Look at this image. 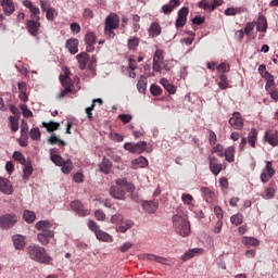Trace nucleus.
<instances>
[{
    "label": "nucleus",
    "instance_id": "09e8293b",
    "mask_svg": "<svg viewBox=\"0 0 278 278\" xmlns=\"http://www.w3.org/2000/svg\"><path fill=\"white\" fill-rule=\"evenodd\" d=\"M135 150H136V153H143V151H147V142L139 141L135 143Z\"/></svg>",
    "mask_w": 278,
    "mask_h": 278
},
{
    "label": "nucleus",
    "instance_id": "c03bdc74",
    "mask_svg": "<svg viewBox=\"0 0 278 278\" xmlns=\"http://www.w3.org/2000/svg\"><path fill=\"white\" fill-rule=\"evenodd\" d=\"M243 222L244 216H242V214H236L230 217V223H232V225H242Z\"/></svg>",
    "mask_w": 278,
    "mask_h": 278
},
{
    "label": "nucleus",
    "instance_id": "7c9ffc66",
    "mask_svg": "<svg viewBox=\"0 0 278 278\" xmlns=\"http://www.w3.org/2000/svg\"><path fill=\"white\" fill-rule=\"evenodd\" d=\"M96 238L102 242H112V236L103 230H96Z\"/></svg>",
    "mask_w": 278,
    "mask_h": 278
},
{
    "label": "nucleus",
    "instance_id": "69168bd1",
    "mask_svg": "<svg viewBox=\"0 0 278 278\" xmlns=\"http://www.w3.org/2000/svg\"><path fill=\"white\" fill-rule=\"evenodd\" d=\"M161 10H162L163 14H170L173 12V10H175V9H174V7H172L169 4H164Z\"/></svg>",
    "mask_w": 278,
    "mask_h": 278
},
{
    "label": "nucleus",
    "instance_id": "58836bf2",
    "mask_svg": "<svg viewBox=\"0 0 278 278\" xmlns=\"http://www.w3.org/2000/svg\"><path fill=\"white\" fill-rule=\"evenodd\" d=\"M61 170L65 175H68L73 170V162L71 160H66L62 165H61Z\"/></svg>",
    "mask_w": 278,
    "mask_h": 278
},
{
    "label": "nucleus",
    "instance_id": "ddd939ff",
    "mask_svg": "<svg viewBox=\"0 0 278 278\" xmlns=\"http://www.w3.org/2000/svg\"><path fill=\"white\" fill-rule=\"evenodd\" d=\"M210 170L213 175H219L220 170H223V164L218 163V159L216 156H210Z\"/></svg>",
    "mask_w": 278,
    "mask_h": 278
},
{
    "label": "nucleus",
    "instance_id": "774afa93",
    "mask_svg": "<svg viewBox=\"0 0 278 278\" xmlns=\"http://www.w3.org/2000/svg\"><path fill=\"white\" fill-rule=\"evenodd\" d=\"M265 90H267V92H270V90H275V80H267L265 85Z\"/></svg>",
    "mask_w": 278,
    "mask_h": 278
},
{
    "label": "nucleus",
    "instance_id": "603ef678",
    "mask_svg": "<svg viewBox=\"0 0 278 278\" xmlns=\"http://www.w3.org/2000/svg\"><path fill=\"white\" fill-rule=\"evenodd\" d=\"M40 128L35 127L30 129V138L31 140H40Z\"/></svg>",
    "mask_w": 278,
    "mask_h": 278
},
{
    "label": "nucleus",
    "instance_id": "7ed1b4c3",
    "mask_svg": "<svg viewBox=\"0 0 278 278\" xmlns=\"http://www.w3.org/2000/svg\"><path fill=\"white\" fill-rule=\"evenodd\" d=\"M26 28L30 36H38V31L40 29V16H33V18L28 20L26 23Z\"/></svg>",
    "mask_w": 278,
    "mask_h": 278
},
{
    "label": "nucleus",
    "instance_id": "13d9d810",
    "mask_svg": "<svg viewBox=\"0 0 278 278\" xmlns=\"http://www.w3.org/2000/svg\"><path fill=\"white\" fill-rule=\"evenodd\" d=\"M46 18L48 21H55V9L51 8L48 11H46Z\"/></svg>",
    "mask_w": 278,
    "mask_h": 278
},
{
    "label": "nucleus",
    "instance_id": "5fc2aeb1",
    "mask_svg": "<svg viewBox=\"0 0 278 278\" xmlns=\"http://www.w3.org/2000/svg\"><path fill=\"white\" fill-rule=\"evenodd\" d=\"M164 62V56L162 51L157 50L153 56V64H162Z\"/></svg>",
    "mask_w": 278,
    "mask_h": 278
},
{
    "label": "nucleus",
    "instance_id": "393cba45",
    "mask_svg": "<svg viewBox=\"0 0 278 278\" xmlns=\"http://www.w3.org/2000/svg\"><path fill=\"white\" fill-rule=\"evenodd\" d=\"M23 180L27 181L29 177H31V174L34 173V166L31 165V161H27L25 164H23Z\"/></svg>",
    "mask_w": 278,
    "mask_h": 278
},
{
    "label": "nucleus",
    "instance_id": "dca6fc26",
    "mask_svg": "<svg viewBox=\"0 0 278 278\" xmlns=\"http://www.w3.org/2000/svg\"><path fill=\"white\" fill-rule=\"evenodd\" d=\"M141 260H149L151 262H157L159 264H163L164 266H167L168 260L166 257H162V256H157V255H153V254H142L140 256Z\"/></svg>",
    "mask_w": 278,
    "mask_h": 278
},
{
    "label": "nucleus",
    "instance_id": "2eb2a0df",
    "mask_svg": "<svg viewBox=\"0 0 278 278\" xmlns=\"http://www.w3.org/2000/svg\"><path fill=\"white\" fill-rule=\"evenodd\" d=\"M66 49H68L70 53H72V55H75V53H78L79 52V39H75V38H72V39H68L66 41V45H65Z\"/></svg>",
    "mask_w": 278,
    "mask_h": 278
},
{
    "label": "nucleus",
    "instance_id": "9d476101",
    "mask_svg": "<svg viewBox=\"0 0 278 278\" xmlns=\"http://www.w3.org/2000/svg\"><path fill=\"white\" fill-rule=\"evenodd\" d=\"M53 236H55L53 230H43L37 235V240H39L40 244L47 245Z\"/></svg>",
    "mask_w": 278,
    "mask_h": 278
},
{
    "label": "nucleus",
    "instance_id": "4468645a",
    "mask_svg": "<svg viewBox=\"0 0 278 278\" xmlns=\"http://www.w3.org/2000/svg\"><path fill=\"white\" fill-rule=\"evenodd\" d=\"M71 207H72L73 212L78 214V216H88V214H89L88 210H85L84 204H81V202H79V201H73L71 203Z\"/></svg>",
    "mask_w": 278,
    "mask_h": 278
},
{
    "label": "nucleus",
    "instance_id": "cd10ccee",
    "mask_svg": "<svg viewBox=\"0 0 278 278\" xmlns=\"http://www.w3.org/2000/svg\"><path fill=\"white\" fill-rule=\"evenodd\" d=\"M161 85L163 88H165V90H167L169 94H175V92H177V87L172 85L166 78H161Z\"/></svg>",
    "mask_w": 278,
    "mask_h": 278
},
{
    "label": "nucleus",
    "instance_id": "6e6d98bb",
    "mask_svg": "<svg viewBox=\"0 0 278 278\" xmlns=\"http://www.w3.org/2000/svg\"><path fill=\"white\" fill-rule=\"evenodd\" d=\"M150 92L153 97H160V94H162V88L157 85H152L150 87Z\"/></svg>",
    "mask_w": 278,
    "mask_h": 278
},
{
    "label": "nucleus",
    "instance_id": "1a4fd4ad",
    "mask_svg": "<svg viewBox=\"0 0 278 278\" xmlns=\"http://www.w3.org/2000/svg\"><path fill=\"white\" fill-rule=\"evenodd\" d=\"M97 42V37L94 36L93 31H87L85 35V45H87V51L88 53H92L94 51V45Z\"/></svg>",
    "mask_w": 278,
    "mask_h": 278
},
{
    "label": "nucleus",
    "instance_id": "79ce46f5",
    "mask_svg": "<svg viewBox=\"0 0 278 278\" xmlns=\"http://www.w3.org/2000/svg\"><path fill=\"white\" fill-rule=\"evenodd\" d=\"M49 144H56V142H59V144H61V147H66V141L58 138V136H55V134H53L49 139H48Z\"/></svg>",
    "mask_w": 278,
    "mask_h": 278
},
{
    "label": "nucleus",
    "instance_id": "a211bd4d",
    "mask_svg": "<svg viewBox=\"0 0 278 278\" xmlns=\"http://www.w3.org/2000/svg\"><path fill=\"white\" fill-rule=\"evenodd\" d=\"M112 161H110L108 157L103 156L102 162L99 164V169L101 173H104L105 175H110L112 172Z\"/></svg>",
    "mask_w": 278,
    "mask_h": 278
},
{
    "label": "nucleus",
    "instance_id": "c9c22d12",
    "mask_svg": "<svg viewBox=\"0 0 278 278\" xmlns=\"http://www.w3.org/2000/svg\"><path fill=\"white\" fill-rule=\"evenodd\" d=\"M137 88L141 94H144V92H147V78L144 76H141L138 80Z\"/></svg>",
    "mask_w": 278,
    "mask_h": 278
},
{
    "label": "nucleus",
    "instance_id": "20e7f679",
    "mask_svg": "<svg viewBox=\"0 0 278 278\" xmlns=\"http://www.w3.org/2000/svg\"><path fill=\"white\" fill-rule=\"evenodd\" d=\"M16 223H18L16 215L7 214L0 217V227L2 229H12Z\"/></svg>",
    "mask_w": 278,
    "mask_h": 278
},
{
    "label": "nucleus",
    "instance_id": "473e14b6",
    "mask_svg": "<svg viewBox=\"0 0 278 278\" xmlns=\"http://www.w3.org/2000/svg\"><path fill=\"white\" fill-rule=\"evenodd\" d=\"M35 227L36 229H38V231H49L52 225L50 224L49 220H39Z\"/></svg>",
    "mask_w": 278,
    "mask_h": 278
},
{
    "label": "nucleus",
    "instance_id": "2f4dec72",
    "mask_svg": "<svg viewBox=\"0 0 278 278\" xmlns=\"http://www.w3.org/2000/svg\"><path fill=\"white\" fill-rule=\"evenodd\" d=\"M53 151H55V149H50L51 161L53 162V164H55V166H61L66 161H64V159H62V155L53 154Z\"/></svg>",
    "mask_w": 278,
    "mask_h": 278
},
{
    "label": "nucleus",
    "instance_id": "e2e57ef3",
    "mask_svg": "<svg viewBox=\"0 0 278 278\" xmlns=\"http://www.w3.org/2000/svg\"><path fill=\"white\" fill-rule=\"evenodd\" d=\"M40 8L42 12H48V10H51V3L49 1H40Z\"/></svg>",
    "mask_w": 278,
    "mask_h": 278
},
{
    "label": "nucleus",
    "instance_id": "338daca9",
    "mask_svg": "<svg viewBox=\"0 0 278 278\" xmlns=\"http://www.w3.org/2000/svg\"><path fill=\"white\" fill-rule=\"evenodd\" d=\"M94 216H96L97 220H105V213H103V211H101V210H97L94 212Z\"/></svg>",
    "mask_w": 278,
    "mask_h": 278
},
{
    "label": "nucleus",
    "instance_id": "052dcab7",
    "mask_svg": "<svg viewBox=\"0 0 278 278\" xmlns=\"http://www.w3.org/2000/svg\"><path fill=\"white\" fill-rule=\"evenodd\" d=\"M181 201L186 204V205H190V202L193 201V198L191 194L189 193H182L181 195Z\"/></svg>",
    "mask_w": 278,
    "mask_h": 278
},
{
    "label": "nucleus",
    "instance_id": "e433bc0d",
    "mask_svg": "<svg viewBox=\"0 0 278 278\" xmlns=\"http://www.w3.org/2000/svg\"><path fill=\"white\" fill-rule=\"evenodd\" d=\"M131 227H134V222L127 219L124 226H118L116 228V231L118 233H127V230L131 229Z\"/></svg>",
    "mask_w": 278,
    "mask_h": 278
},
{
    "label": "nucleus",
    "instance_id": "f3484780",
    "mask_svg": "<svg viewBox=\"0 0 278 278\" xmlns=\"http://www.w3.org/2000/svg\"><path fill=\"white\" fill-rule=\"evenodd\" d=\"M147 166H149V161L144 156H139L131 161V168L135 170L138 168H147Z\"/></svg>",
    "mask_w": 278,
    "mask_h": 278
},
{
    "label": "nucleus",
    "instance_id": "49530a36",
    "mask_svg": "<svg viewBox=\"0 0 278 278\" xmlns=\"http://www.w3.org/2000/svg\"><path fill=\"white\" fill-rule=\"evenodd\" d=\"M138 45H140V39H138V37H132L130 39H128V49L130 51H134Z\"/></svg>",
    "mask_w": 278,
    "mask_h": 278
},
{
    "label": "nucleus",
    "instance_id": "412c9836",
    "mask_svg": "<svg viewBox=\"0 0 278 278\" xmlns=\"http://www.w3.org/2000/svg\"><path fill=\"white\" fill-rule=\"evenodd\" d=\"M0 192H3V194H12L14 192L12 184L5 178H0Z\"/></svg>",
    "mask_w": 278,
    "mask_h": 278
},
{
    "label": "nucleus",
    "instance_id": "680f3d73",
    "mask_svg": "<svg viewBox=\"0 0 278 278\" xmlns=\"http://www.w3.org/2000/svg\"><path fill=\"white\" fill-rule=\"evenodd\" d=\"M124 149L126 151H129L130 153H136V143H131V142H126L124 144Z\"/></svg>",
    "mask_w": 278,
    "mask_h": 278
},
{
    "label": "nucleus",
    "instance_id": "0eeeda50",
    "mask_svg": "<svg viewBox=\"0 0 278 278\" xmlns=\"http://www.w3.org/2000/svg\"><path fill=\"white\" fill-rule=\"evenodd\" d=\"M190 10L186 7H182L179 11H178V17L176 20V27H184V25H186V21H188V14H189Z\"/></svg>",
    "mask_w": 278,
    "mask_h": 278
},
{
    "label": "nucleus",
    "instance_id": "3c124183",
    "mask_svg": "<svg viewBox=\"0 0 278 278\" xmlns=\"http://www.w3.org/2000/svg\"><path fill=\"white\" fill-rule=\"evenodd\" d=\"M263 199L269 200L275 199V189L271 187H268L265 189V194H262Z\"/></svg>",
    "mask_w": 278,
    "mask_h": 278
},
{
    "label": "nucleus",
    "instance_id": "9b49d317",
    "mask_svg": "<svg viewBox=\"0 0 278 278\" xmlns=\"http://www.w3.org/2000/svg\"><path fill=\"white\" fill-rule=\"evenodd\" d=\"M142 207L148 212V214H155V212H157V207H160V202L157 200L143 201Z\"/></svg>",
    "mask_w": 278,
    "mask_h": 278
},
{
    "label": "nucleus",
    "instance_id": "c756f323",
    "mask_svg": "<svg viewBox=\"0 0 278 278\" xmlns=\"http://www.w3.org/2000/svg\"><path fill=\"white\" fill-rule=\"evenodd\" d=\"M248 142L252 149H255V142H257V129L252 128L248 135Z\"/></svg>",
    "mask_w": 278,
    "mask_h": 278
},
{
    "label": "nucleus",
    "instance_id": "864d4df0",
    "mask_svg": "<svg viewBox=\"0 0 278 278\" xmlns=\"http://www.w3.org/2000/svg\"><path fill=\"white\" fill-rule=\"evenodd\" d=\"M123 220H125V217L121 214H115L111 217V223H113V225H121Z\"/></svg>",
    "mask_w": 278,
    "mask_h": 278
},
{
    "label": "nucleus",
    "instance_id": "f704fd0d",
    "mask_svg": "<svg viewBox=\"0 0 278 278\" xmlns=\"http://www.w3.org/2000/svg\"><path fill=\"white\" fill-rule=\"evenodd\" d=\"M235 153H236V149L233 147H228L225 150V160H226V162H229V163L233 162Z\"/></svg>",
    "mask_w": 278,
    "mask_h": 278
},
{
    "label": "nucleus",
    "instance_id": "5701e85b",
    "mask_svg": "<svg viewBox=\"0 0 278 278\" xmlns=\"http://www.w3.org/2000/svg\"><path fill=\"white\" fill-rule=\"evenodd\" d=\"M105 27H108L109 29H118V16L117 15L106 16Z\"/></svg>",
    "mask_w": 278,
    "mask_h": 278
},
{
    "label": "nucleus",
    "instance_id": "f257e3e1",
    "mask_svg": "<svg viewBox=\"0 0 278 278\" xmlns=\"http://www.w3.org/2000/svg\"><path fill=\"white\" fill-rule=\"evenodd\" d=\"M26 253L30 260H34V262H39V264H49V262H51V256H49V254H47V250L40 245H28L26 248Z\"/></svg>",
    "mask_w": 278,
    "mask_h": 278
},
{
    "label": "nucleus",
    "instance_id": "0e129e2a",
    "mask_svg": "<svg viewBox=\"0 0 278 278\" xmlns=\"http://www.w3.org/2000/svg\"><path fill=\"white\" fill-rule=\"evenodd\" d=\"M74 181L75 184H84V174L83 173H76L74 175Z\"/></svg>",
    "mask_w": 278,
    "mask_h": 278
},
{
    "label": "nucleus",
    "instance_id": "b1692460",
    "mask_svg": "<svg viewBox=\"0 0 278 278\" xmlns=\"http://www.w3.org/2000/svg\"><path fill=\"white\" fill-rule=\"evenodd\" d=\"M264 140L265 142H268L271 147H277L278 146V135L277 132H269L266 131L264 135Z\"/></svg>",
    "mask_w": 278,
    "mask_h": 278
},
{
    "label": "nucleus",
    "instance_id": "4d7b16f0",
    "mask_svg": "<svg viewBox=\"0 0 278 278\" xmlns=\"http://www.w3.org/2000/svg\"><path fill=\"white\" fill-rule=\"evenodd\" d=\"M118 118L119 121H122V123H124V125H127V123H131L134 116L129 114H119Z\"/></svg>",
    "mask_w": 278,
    "mask_h": 278
},
{
    "label": "nucleus",
    "instance_id": "37998d69",
    "mask_svg": "<svg viewBox=\"0 0 278 278\" xmlns=\"http://www.w3.org/2000/svg\"><path fill=\"white\" fill-rule=\"evenodd\" d=\"M198 7L207 12H214V4H210L206 0H201Z\"/></svg>",
    "mask_w": 278,
    "mask_h": 278
},
{
    "label": "nucleus",
    "instance_id": "a18cd8bd",
    "mask_svg": "<svg viewBox=\"0 0 278 278\" xmlns=\"http://www.w3.org/2000/svg\"><path fill=\"white\" fill-rule=\"evenodd\" d=\"M20 109L22 110L24 118H31V116H34V113L27 108V104H21Z\"/></svg>",
    "mask_w": 278,
    "mask_h": 278
},
{
    "label": "nucleus",
    "instance_id": "bb28decb",
    "mask_svg": "<svg viewBox=\"0 0 278 278\" xmlns=\"http://www.w3.org/2000/svg\"><path fill=\"white\" fill-rule=\"evenodd\" d=\"M162 34V27L159 23L153 22L149 28V35L152 36V38H157Z\"/></svg>",
    "mask_w": 278,
    "mask_h": 278
},
{
    "label": "nucleus",
    "instance_id": "a878e982",
    "mask_svg": "<svg viewBox=\"0 0 278 278\" xmlns=\"http://www.w3.org/2000/svg\"><path fill=\"white\" fill-rule=\"evenodd\" d=\"M88 58L89 55L87 52H83L76 55V60H78L80 71H84L86 68V65L88 64Z\"/></svg>",
    "mask_w": 278,
    "mask_h": 278
},
{
    "label": "nucleus",
    "instance_id": "f03ea898",
    "mask_svg": "<svg viewBox=\"0 0 278 278\" xmlns=\"http://www.w3.org/2000/svg\"><path fill=\"white\" fill-rule=\"evenodd\" d=\"M172 220L173 227L178 236H182V238H188V236H190V222H188L186 217L174 215Z\"/></svg>",
    "mask_w": 278,
    "mask_h": 278
},
{
    "label": "nucleus",
    "instance_id": "39448f33",
    "mask_svg": "<svg viewBox=\"0 0 278 278\" xmlns=\"http://www.w3.org/2000/svg\"><path fill=\"white\" fill-rule=\"evenodd\" d=\"M275 176V168H273V162L267 161L265 168L261 173V181L262 184H268L270 179Z\"/></svg>",
    "mask_w": 278,
    "mask_h": 278
},
{
    "label": "nucleus",
    "instance_id": "72a5a7b5",
    "mask_svg": "<svg viewBox=\"0 0 278 278\" xmlns=\"http://www.w3.org/2000/svg\"><path fill=\"white\" fill-rule=\"evenodd\" d=\"M42 127L47 128V131H49V134H51V131H58V129H60V123L58 122H42Z\"/></svg>",
    "mask_w": 278,
    "mask_h": 278
},
{
    "label": "nucleus",
    "instance_id": "c85d7f7f",
    "mask_svg": "<svg viewBox=\"0 0 278 278\" xmlns=\"http://www.w3.org/2000/svg\"><path fill=\"white\" fill-rule=\"evenodd\" d=\"M256 29L257 31L263 33L268 29V22L266 21V17L264 15L258 16Z\"/></svg>",
    "mask_w": 278,
    "mask_h": 278
},
{
    "label": "nucleus",
    "instance_id": "6ab92c4d",
    "mask_svg": "<svg viewBox=\"0 0 278 278\" xmlns=\"http://www.w3.org/2000/svg\"><path fill=\"white\" fill-rule=\"evenodd\" d=\"M201 253H203V249H201V248H194V249L188 250L181 256V261L188 262V260H192V257H195V255H201Z\"/></svg>",
    "mask_w": 278,
    "mask_h": 278
},
{
    "label": "nucleus",
    "instance_id": "4c0bfd02",
    "mask_svg": "<svg viewBox=\"0 0 278 278\" xmlns=\"http://www.w3.org/2000/svg\"><path fill=\"white\" fill-rule=\"evenodd\" d=\"M23 218L28 225H31L36 220V213L33 211H24Z\"/></svg>",
    "mask_w": 278,
    "mask_h": 278
},
{
    "label": "nucleus",
    "instance_id": "423d86ee",
    "mask_svg": "<svg viewBox=\"0 0 278 278\" xmlns=\"http://www.w3.org/2000/svg\"><path fill=\"white\" fill-rule=\"evenodd\" d=\"M109 194L110 197H112V199H115L116 201H125L126 191L125 189H123V187L116 185L110 188Z\"/></svg>",
    "mask_w": 278,
    "mask_h": 278
},
{
    "label": "nucleus",
    "instance_id": "de8ad7c7",
    "mask_svg": "<svg viewBox=\"0 0 278 278\" xmlns=\"http://www.w3.org/2000/svg\"><path fill=\"white\" fill-rule=\"evenodd\" d=\"M219 79L220 81L218 83V87L222 90H227V88H229V83H227V75H220Z\"/></svg>",
    "mask_w": 278,
    "mask_h": 278
},
{
    "label": "nucleus",
    "instance_id": "bf43d9fd",
    "mask_svg": "<svg viewBox=\"0 0 278 278\" xmlns=\"http://www.w3.org/2000/svg\"><path fill=\"white\" fill-rule=\"evenodd\" d=\"M68 93H73V89L71 87H65L56 98L64 99Z\"/></svg>",
    "mask_w": 278,
    "mask_h": 278
},
{
    "label": "nucleus",
    "instance_id": "aec40b11",
    "mask_svg": "<svg viewBox=\"0 0 278 278\" xmlns=\"http://www.w3.org/2000/svg\"><path fill=\"white\" fill-rule=\"evenodd\" d=\"M12 240H13L14 248L17 251H23V249H25V236L14 235L12 237Z\"/></svg>",
    "mask_w": 278,
    "mask_h": 278
},
{
    "label": "nucleus",
    "instance_id": "a19ab883",
    "mask_svg": "<svg viewBox=\"0 0 278 278\" xmlns=\"http://www.w3.org/2000/svg\"><path fill=\"white\" fill-rule=\"evenodd\" d=\"M9 123L11 125V131L16 132L18 130V116H10Z\"/></svg>",
    "mask_w": 278,
    "mask_h": 278
},
{
    "label": "nucleus",
    "instance_id": "ea45409f",
    "mask_svg": "<svg viewBox=\"0 0 278 278\" xmlns=\"http://www.w3.org/2000/svg\"><path fill=\"white\" fill-rule=\"evenodd\" d=\"M242 242L245 247H257L260 244V241L253 237H244Z\"/></svg>",
    "mask_w": 278,
    "mask_h": 278
},
{
    "label": "nucleus",
    "instance_id": "f8f14e48",
    "mask_svg": "<svg viewBox=\"0 0 278 278\" xmlns=\"http://www.w3.org/2000/svg\"><path fill=\"white\" fill-rule=\"evenodd\" d=\"M115 184L116 186H119V188H125L126 192H129L130 194L136 192V186L127 181V178H119Z\"/></svg>",
    "mask_w": 278,
    "mask_h": 278
},
{
    "label": "nucleus",
    "instance_id": "8fccbe9b",
    "mask_svg": "<svg viewBox=\"0 0 278 278\" xmlns=\"http://www.w3.org/2000/svg\"><path fill=\"white\" fill-rule=\"evenodd\" d=\"M13 160H16V162L21 163L22 165L27 163V160L25 159V155L23 153L15 151L13 153Z\"/></svg>",
    "mask_w": 278,
    "mask_h": 278
},
{
    "label": "nucleus",
    "instance_id": "6e6552de",
    "mask_svg": "<svg viewBox=\"0 0 278 278\" xmlns=\"http://www.w3.org/2000/svg\"><path fill=\"white\" fill-rule=\"evenodd\" d=\"M229 125H231L233 129H242V127H244V122L242 121L240 112H235L232 114V117L229 118Z\"/></svg>",
    "mask_w": 278,
    "mask_h": 278
},
{
    "label": "nucleus",
    "instance_id": "4be33fe9",
    "mask_svg": "<svg viewBox=\"0 0 278 278\" xmlns=\"http://www.w3.org/2000/svg\"><path fill=\"white\" fill-rule=\"evenodd\" d=\"M1 7L3 8V12L7 16L14 14V2L12 0H2Z\"/></svg>",
    "mask_w": 278,
    "mask_h": 278
}]
</instances>
